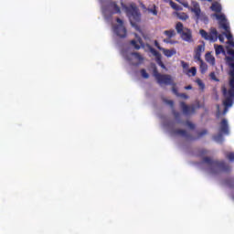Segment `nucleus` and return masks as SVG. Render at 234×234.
I'll return each instance as SVG.
<instances>
[{
  "mask_svg": "<svg viewBox=\"0 0 234 234\" xmlns=\"http://www.w3.org/2000/svg\"><path fill=\"white\" fill-rule=\"evenodd\" d=\"M165 102H166L167 105H170V107L174 110L175 109V101L171 100H165Z\"/></svg>",
  "mask_w": 234,
  "mask_h": 234,
  "instance_id": "obj_35",
  "label": "nucleus"
},
{
  "mask_svg": "<svg viewBox=\"0 0 234 234\" xmlns=\"http://www.w3.org/2000/svg\"><path fill=\"white\" fill-rule=\"evenodd\" d=\"M199 34L201 37H203V39L206 41H211L212 43H215L218 39L220 43H224V36L218 35V31H217V28L215 27H211L209 33L204 29H200Z\"/></svg>",
  "mask_w": 234,
  "mask_h": 234,
  "instance_id": "obj_4",
  "label": "nucleus"
},
{
  "mask_svg": "<svg viewBox=\"0 0 234 234\" xmlns=\"http://www.w3.org/2000/svg\"><path fill=\"white\" fill-rule=\"evenodd\" d=\"M210 9L212 12H217V14H220L222 12V5L218 3H213L212 5L210 6Z\"/></svg>",
  "mask_w": 234,
  "mask_h": 234,
  "instance_id": "obj_16",
  "label": "nucleus"
},
{
  "mask_svg": "<svg viewBox=\"0 0 234 234\" xmlns=\"http://www.w3.org/2000/svg\"><path fill=\"white\" fill-rule=\"evenodd\" d=\"M181 65L183 69H189V64H187V62H185L184 60L181 61Z\"/></svg>",
  "mask_w": 234,
  "mask_h": 234,
  "instance_id": "obj_40",
  "label": "nucleus"
},
{
  "mask_svg": "<svg viewBox=\"0 0 234 234\" xmlns=\"http://www.w3.org/2000/svg\"><path fill=\"white\" fill-rule=\"evenodd\" d=\"M176 30L177 34L181 36L183 41H186V43H193V32L191 29L184 27V24H182V22L176 23Z\"/></svg>",
  "mask_w": 234,
  "mask_h": 234,
  "instance_id": "obj_5",
  "label": "nucleus"
},
{
  "mask_svg": "<svg viewBox=\"0 0 234 234\" xmlns=\"http://www.w3.org/2000/svg\"><path fill=\"white\" fill-rule=\"evenodd\" d=\"M126 12L132 27H138L136 23H140L142 19V15L140 14L138 7H136V5H132L126 8Z\"/></svg>",
  "mask_w": 234,
  "mask_h": 234,
  "instance_id": "obj_6",
  "label": "nucleus"
},
{
  "mask_svg": "<svg viewBox=\"0 0 234 234\" xmlns=\"http://www.w3.org/2000/svg\"><path fill=\"white\" fill-rule=\"evenodd\" d=\"M153 76L155 78L158 85H172V92H174L176 96H179L180 93L178 92V89H176V83L173 81V77L171 75L158 72V69L154 66Z\"/></svg>",
  "mask_w": 234,
  "mask_h": 234,
  "instance_id": "obj_3",
  "label": "nucleus"
},
{
  "mask_svg": "<svg viewBox=\"0 0 234 234\" xmlns=\"http://www.w3.org/2000/svg\"><path fill=\"white\" fill-rule=\"evenodd\" d=\"M209 76L211 80H214V81H218V80L217 79V76L215 75V72H211Z\"/></svg>",
  "mask_w": 234,
  "mask_h": 234,
  "instance_id": "obj_38",
  "label": "nucleus"
},
{
  "mask_svg": "<svg viewBox=\"0 0 234 234\" xmlns=\"http://www.w3.org/2000/svg\"><path fill=\"white\" fill-rule=\"evenodd\" d=\"M191 89H193V86H191V85H188V86L185 87L186 90H191Z\"/></svg>",
  "mask_w": 234,
  "mask_h": 234,
  "instance_id": "obj_43",
  "label": "nucleus"
},
{
  "mask_svg": "<svg viewBox=\"0 0 234 234\" xmlns=\"http://www.w3.org/2000/svg\"><path fill=\"white\" fill-rule=\"evenodd\" d=\"M156 63L161 69H165V65L162 61V57L156 59Z\"/></svg>",
  "mask_w": 234,
  "mask_h": 234,
  "instance_id": "obj_31",
  "label": "nucleus"
},
{
  "mask_svg": "<svg viewBox=\"0 0 234 234\" xmlns=\"http://www.w3.org/2000/svg\"><path fill=\"white\" fill-rule=\"evenodd\" d=\"M178 98H183L184 100H189V96L186 93H179Z\"/></svg>",
  "mask_w": 234,
  "mask_h": 234,
  "instance_id": "obj_36",
  "label": "nucleus"
},
{
  "mask_svg": "<svg viewBox=\"0 0 234 234\" xmlns=\"http://www.w3.org/2000/svg\"><path fill=\"white\" fill-rule=\"evenodd\" d=\"M186 76H197V68L196 67H192L190 69L187 70L186 72Z\"/></svg>",
  "mask_w": 234,
  "mask_h": 234,
  "instance_id": "obj_24",
  "label": "nucleus"
},
{
  "mask_svg": "<svg viewBox=\"0 0 234 234\" xmlns=\"http://www.w3.org/2000/svg\"><path fill=\"white\" fill-rule=\"evenodd\" d=\"M147 12L153 14V16H158V10H156V5H154L153 8H148Z\"/></svg>",
  "mask_w": 234,
  "mask_h": 234,
  "instance_id": "obj_28",
  "label": "nucleus"
},
{
  "mask_svg": "<svg viewBox=\"0 0 234 234\" xmlns=\"http://www.w3.org/2000/svg\"><path fill=\"white\" fill-rule=\"evenodd\" d=\"M116 21L119 25H116L113 27V32L118 36V37H121L122 39L127 37V28L123 26V20L121 18H116Z\"/></svg>",
  "mask_w": 234,
  "mask_h": 234,
  "instance_id": "obj_8",
  "label": "nucleus"
},
{
  "mask_svg": "<svg viewBox=\"0 0 234 234\" xmlns=\"http://www.w3.org/2000/svg\"><path fill=\"white\" fill-rule=\"evenodd\" d=\"M165 36H167L169 39H171V37H175V36H176V33H175L174 29H170V30H165L164 31Z\"/></svg>",
  "mask_w": 234,
  "mask_h": 234,
  "instance_id": "obj_19",
  "label": "nucleus"
},
{
  "mask_svg": "<svg viewBox=\"0 0 234 234\" xmlns=\"http://www.w3.org/2000/svg\"><path fill=\"white\" fill-rule=\"evenodd\" d=\"M190 12H193V14H195L197 19H200V16L202 14V10L199 8V9H194Z\"/></svg>",
  "mask_w": 234,
  "mask_h": 234,
  "instance_id": "obj_27",
  "label": "nucleus"
},
{
  "mask_svg": "<svg viewBox=\"0 0 234 234\" xmlns=\"http://www.w3.org/2000/svg\"><path fill=\"white\" fill-rule=\"evenodd\" d=\"M215 48H216L217 56H218L219 54H222V52H224V47H222V45H219V46L215 45Z\"/></svg>",
  "mask_w": 234,
  "mask_h": 234,
  "instance_id": "obj_25",
  "label": "nucleus"
},
{
  "mask_svg": "<svg viewBox=\"0 0 234 234\" xmlns=\"http://www.w3.org/2000/svg\"><path fill=\"white\" fill-rule=\"evenodd\" d=\"M228 54L232 57H226V61L229 67H230V70L229 72V90L226 88V86L222 87L223 96L225 98L223 101V105L225 109H229V107L233 106L234 103V50L228 49Z\"/></svg>",
  "mask_w": 234,
  "mask_h": 234,
  "instance_id": "obj_1",
  "label": "nucleus"
},
{
  "mask_svg": "<svg viewBox=\"0 0 234 234\" xmlns=\"http://www.w3.org/2000/svg\"><path fill=\"white\" fill-rule=\"evenodd\" d=\"M186 125L187 127H189V129H192V130L195 129V124H193V122L189 121L186 122Z\"/></svg>",
  "mask_w": 234,
  "mask_h": 234,
  "instance_id": "obj_39",
  "label": "nucleus"
},
{
  "mask_svg": "<svg viewBox=\"0 0 234 234\" xmlns=\"http://www.w3.org/2000/svg\"><path fill=\"white\" fill-rule=\"evenodd\" d=\"M141 76H143V78H144V80H148L149 73H147V71L143 69H141Z\"/></svg>",
  "mask_w": 234,
  "mask_h": 234,
  "instance_id": "obj_34",
  "label": "nucleus"
},
{
  "mask_svg": "<svg viewBox=\"0 0 234 234\" xmlns=\"http://www.w3.org/2000/svg\"><path fill=\"white\" fill-rule=\"evenodd\" d=\"M228 158H229V160H230L231 162H233V160H234V153H229V154H228Z\"/></svg>",
  "mask_w": 234,
  "mask_h": 234,
  "instance_id": "obj_41",
  "label": "nucleus"
},
{
  "mask_svg": "<svg viewBox=\"0 0 234 234\" xmlns=\"http://www.w3.org/2000/svg\"><path fill=\"white\" fill-rule=\"evenodd\" d=\"M214 16L218 19L219 27L223 28V30H225L226 32L225 36L227 39L229 40L233 39V35H231V31L229 30V23H228V19H226V16L218 15V14H215Z\"/></svg>",
  "mask_w": 234,
  "mask_h": 234,
  "instance_id": "obj_7",
  "label": "nucleus"
},
{
  "mask_svg": "<svg viewBox=\"0 0 234 234\" xmlns=\"http://www.w3.org/2000/svg\"><path fill=\"white\" fill-rule=\"evenodd\" d=\"M197 83L200 87L201 90H204V89H206V85L204 84V82H202L200 79L197 80Z\"/></svg>",
  "mask_w": 234,
  "mask_h": 234,
  "instance_id": "obj_33",
  "label": "nucleus"
},
{
  "mask_svg": "<svg viewBox=\"0 0 234 234\" xmlns=\"http://www.w3.org/2000/svg\"><path fill=\"white\" fill-rule=\"evenodd\" d=\"M155 47H156L159 50L164 49V48H161V47H160V44H158L157 41H155Z\"/></svg>",
  "mask_w": 234,
  "mask_h": 234,
  "instance_id": "obj_42",
  "label": "nucleus"
},
{
  "mask_svg": "<svg viewBox=\"0 0 234 234\" xmlns=\"http://www.w3.org/2000/svg\"><path fill=\"white\" fill-rule=\"evenodd\" d=\"M177 3H180V5H184L185 8H189V3L186 0H176Z\"/></svg>",
  "mask_w": 234,
  "mask_h": 234,
  "instance_id": "obj_32",
  "label": "nucleus"
},
{
  "mask_svg": "<svg viewBox=\"0 0 234 234\" xmlns=\"http://www.w3.org/2000/svg\"><path fill=\"white\" fill-rule=\"evenodd\" d=\"M186 8H189L190 11L198 10V9H200V4H198V2H197V1H193L192 2V6L189 7V5H188V7H186Z\"/></svg>",
  "mask_w": 234,
  "mask_h": 234,
  "instance_id": "obj_21",
  "label": "nucleus"
},
{
  "mask_svg": "<svg viewBox=\"0 0 234 234\" xmlns=\"http://www.w3.org/2000/svg\"><path fill=\"white\" fill-rule=\"evenodd\" d=\"M225 184H226V186L230 187V189H234V178L233 177L226 178L225 179Z\"/></svg>",
  "mask_w": 234,
  "mask_h": 234,
  "instance_id": "obj_18",
  "label": "nucleus"
},
{
  "mask_svg": "<svg viewBox=\"0 0 234 234\" xmlns=\"http://www.w3.org/2000/svg\"><path fill=\"white\" fill-rule=\"evenodd\" d=\"M205 50H206V44H204L203 42L202 45H198L195 49L194 58L197 59V61H200V59H202V52H204Z\"/></svg>",
  "mask_w": 234,
  "mask_h": 234,
  "instance_id": "obj_11",
  "label": "nucleus"
},
{
  "mask_svg": "<svg viewBox=\"0 0 234 234\" xmlns=\"http://www.w3.org/2000/svg\"><path fill=\"white\" fill-rule=\"evenodd\" d=\"M214 140L216 142H223L224 137L222 136V133H218V134L214 136Z\"/></svg>",
  "mask_w": 234,
  "mask_h": 234,
  "instance_id": "obj_30",
  "label": "nucleus"
},
{
  "mask_svg": "<svg viewBox=\"0 0 234 234\" xmlns=\"http://www.w3.org/2000/svg\"><path fill=\"white\" fill-rule=\"evenodd\" d=\"M177 17L181 21H187V19H189V16L186 13H177Z\"/></svg>",
  "mask_w": 234,
  "mask_h": 234,
  "instance_id": "obj_22",
  "label": "nucleus"
},
{
  "mask_svg": "<svg viewBox=\"0 0 234 234\" xmlns=\"http://www.w3.org/2000/svg\"><path fill=\"white\" fill-rule=\"evenodd\" d=\"M229 45L234 48V41H229Z\"/></svg>",
  "mask_w": 234,
  "mask_h": 234,
  "instance_id": "obj_44",
  "label": "nucleus"
},
{
  "mask_svg": "<svg viewBox=\"0 0 234 234\" xmlns=\"http://www.w3.org/2000/svg\"><path fill=\"white\" fill-rule=\"evenodd\" d=\"M131 56H133L138 61H144V57H142L138 52H133L131 53Z\"/></svg>",
  "mask_w": 234,
  "mask_h": 234,
  "instance_id": "obj_26",
  "label": "nucleus"
},
{
  "mask_svg": "<svg viewBox=\"0 0 234 234\" xmlns=\"http://www.w3.org/2000/svg\"><path fill=\"white\" fill-rule=\"evenodd\" d=\"M163 54H165V56L166 58H173V56H175V54H176V49H165L163 48L162 49Z\"/></svg>",
  "mask_w": 234,
  "mask_h": 234,
  "instance_id": "obj_15",
  "label": "nucleus"
},
{
  "mask_svg": "<svg viewBox=\"0 0 234 234\" xmlns=\"http://www.w3.org/2000/svg\"><path fill=\"white\" fill-rule=\"evenodd\" d=\"M169 5L171 6V8H173L174 10H183L182 6L178 5L176 3L173 2L172 0L169 1Z\"/></svg>",
  "mask_w": 234,
  "mask_h": 234,
  "instance_id": "obj_20",
  "label": "nucleus"
},
{
  "mask_svg": "<svg viewBox=\"0 0 234 234\" xmlns=\"http://www.w3.org/2000/svg\"><path fill=\"white\" fill-rule=\"evenodd\" d=\"M109 6L112 10V14H121L122 10L120 9V6H118V4L116 2H111L109 4Z\"/></svg>",
  "mask_w": 234,
  "mask_h": 234,
  "instance_id": "obj_13",
  "label": "nucleus"
},
{
  "mask_svg": "<svg viewBox=\"0 0 234 234\" xmlns=\"http://www.w3.org/2000/svg\"><path fill=\"white\" fill-rule=\"evenodd\" d=\"M207 154V150H199L198 156L202 158L201 164H204L207 167V171L210 175H222V173H231V166L225 161L213 159L209 156H204Z\"/></svg>",
  "mask_w": 234,
  "mask_h": 234,
  "instance_id": "obj_2",
  "label": "nucleus"
},
{
  "mask_svg": "<svg viewBox=\"0 0 234 234\" xmlns=\"http://www.w3.org/2000/svg\"><path fill=\"white\" fill-rule=\"evenodd\" d=\"M175 134H178L180 136H184L187 140H198V138H202V136H206L207 134V130H202L197 133V138L191 136V134L187 133V131L182 129H176L174 131Z\"/></svg>",
  "mask_w": 234,
  "mask_h": 234,
  "instance_id": "obj_9",
  "label": "nucleus"
},
{
  "mask_svg": "<svg viewBox=\"0 0 234 234\" xmlns=\"http://www.w3.org/2000/svg\"><path fill=\"white\" fill-rule=\"evenodd\" d=\"M219 132L222 134H229V127L228 126V120L222 119L220 122Z\"/></svg>",
  "mask_w": 234,
  "mask_h": 234,
  "instance_id": "obj_12",
  "label": "nucleus"
},
{
  "mask_svg": "<svg viewBox=\"0 0 234 234\" xmlns=\"http://www.w3.org/2000/svg\"><path fill=\"white\" fill-rule=\"evenodd\" d=\"M200 63L199 69H200V72L201 74H206V72H207V64H206V62H204V60H202V58H200V60H197Z\"/></svg>",
  "mask_w": 234,
  "mask_h": 234,
  "instance_id": "obj_17",
  "label": "nucleus"
},
{
  "mask_svg": "<svg viewBox=\"0 0 234 234\" xmlns=\"http://www.w3.org/2000/svg\"><path fill=\"white\" fill-rule=\"evenodd\" d=\"M205 59L209 65H212V67L215 65V57L211 55V52H207L205 55Z\"/></svg>",
  "mask_w": 234,
  "mask_h": 234,
  "instance_id": "obj_14",
  "label": "nucleus"
},
{
  "mask_svg": "<svg viewBox=\"0 0 234 234\" xmlns=\"http://www.w3.org/2000/svg\"><path fill=\"white\" fill-rule=\"evenodd\" d=\"M173 115L175 116L176 120H180V112H176L175 109L173 110Z\"/></svg>",
  "mask_w": 234,
  "mask_h": 234,
  "instance_id": "obj_37",
  "label": "nucleus"
},
{
  "mask_svg": "<svg viewBox=\"0 0 234 234\" xmlns=\"http://www.w3.org/2000/svg\"><path fill=\"white\" fill-rule=\"evenodd\" d=\"M150 52L153 54V56H154L155 59H160V58H162V55L160 54V52H158L154 48H151Z\"/></svg>",
  "mask_w": 234,
  "mask_h": 234,
  "instance_id": "obj_23",
  "label": "nucleus"
},
{
  "mask_svg": "<svg viewBox=\"0 0 234 234\" xmlns=\"http://www.w3.org/2000/svg\"><path fill=\"white\" fill-rule=\"evenodd\" d=\"M130 44L135 48V50H140V45H138L136 40H131Z\"/></svg>",
  "mask_w": 234,
  "mask_h": 234,
  "instance_id": "obj_29",
  "label": "nucleus"
},
{
  "mask_svg": "<svg viewBox=\"0 0 234 234\" xmlns=\"http://www.w3.org/2000/svg\"><path fill=\"white\" fill-rule=\"evenodd\" d=\"M180 107L182 109L183 114L186 116H189V114H194L195 112V106H189L184 101L180 102Z\"/></svg>",
  "mask_w": 234,
  "mask_h": 234,
  "instance_id": "obj_10",
  "label": "nucleus"
}]
</instances>
